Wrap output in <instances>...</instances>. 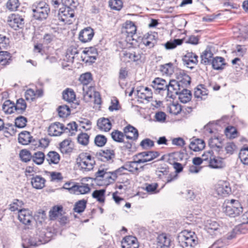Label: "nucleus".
<instances>
[{
    "label": "nucleus",
    "instance_id": "a19ab883",
    "mask_svg": "<svg viewBox=\"0 0 248 248\" xmlns=\"http://www.w3.org/2000/svg\"><path fill=\"white\" fill-rule=\"evenodd\" d=\"M101 160L107 161L112 160L115 157L114 151L113 150L107 149L100 153Z\"/></svg>",
    "mask_w": 248,
    "mask_h": 248
},
{
    "label": "nucleus",
    "instance_id": "e2e57ef3",
    "mask_svg": "<svg viewBox=\"0 0 248 248\" xmlns=\"http://www.w3.org/2000/svg\"><path fill=\"white\" fill-rule=\"evenodd\" d=\"M109 6L112 9L120 10L123 6V2L121 0H109Z\"/></svg>",
    "mask_w": 248,
    "mask_h": 248
},
{
    "label": "nucleus",
    "instance_id": "f704fd0d",
    "mask_svg": "<svg viewBox=\"0 0 248 248\" xmlns=\"http://www.w3.org/2000/svg\"><path fill=\"white\" fill-rule=\"evenodd\" d=\"M213 54L210 49L206 48L201 54V63L205 65L210 64Z\"/></svg>",
    "mask_w": 248,
    "mask_h": 248
},
{
    "label": "nucleus",
    "instance_id": "bb28decb",
    "mask_svg": "<svg viewBox=\"0 0 248 248\" xmlns=\"http://www.w3.org/2000/svg\"><path fill=\"white\" fill-rule=\"evenodd\" d=\"M62 212L63 207L62 205H55L52 207L49 212L50 220H55L57 217L62 216Z\"/></svg>",
    "mask_w": 248,
    "mask_h": 248
},
{
    "label": "nucleus",
    "instance_id": "49530a36",
    "mask_svg": "<svg viewBox=\"0 0 248 248\" xmlns=\"http://www.w3.org/2000/svg\"><path fill=\"white\" fill-rule=\"evenodd\" d=\"M159 70L163 74L170 75L173 72V65L171 62L160 66Z\"/></svg>",
    "mask_w": 248,
    "mask_h": 248
},
{
    "label": "nucleus",
    "instance_id": "2f4dec72",
    "mask_svg": "<svg viewBox=\"0 0 248 248\" xmlns=\"http://www.w3.org/2000/svg\"><path fill=\"white\" fill-rule=\"evenodd\" d=\"M32 137L30 132L24 131L21 132L18 135V141L23 145H27L31 141Z\"/></svg>",
    "mask_w": 248,
    "mask_h": 248
},
{
    "label": "nucleus",
    "instance_id": "052dcab7",
    "mask_svg": "<svg viewBox=\"0 0 248 248\" xmlns=\"http://www.w3.org/2000/svg\"><path fill=\"white\" fill-rule=\"evenodd\" d=\"M107 139L102 135H97L94 138V143L99 147H102L106 143Z\"/></svg>",
    "mask_w": 248,
    "mask_h": 248
},
{
    "label": "nucleus",
    "instance_id": "9b49d317",
    "mask_svg": "<svg viewBox=\"0 0 248 248\" xmlns=\"http://www.w3.org/2000/svg\"><path fill=\"white\" fill-rule=\"evenodd\" d=\"M64 126L59 122L51 124L48 128V133L51 136H60L64 132Z\"/></svg>",
    "mask_w": 248,
    "mask_h": 248
},
{
    "label": "nucleus",
    "instance_id": "f03ea898",
    "mask_svg": "<svg viewBox=\"0 0 248 248\" xmlns=\"http://www.w3.org/2000/svg\"><path fill=\"white\" fill-rule=\"evenodd\" d=\"M33 16L40 21L46 19L48 16L50 9L49 5L44 1H37L31 6Z\"/></svg>",
    "mask_w": 248,
    "mask_h": 248
},
{
    "label": "nucleus",
    "instance_id": "6e6552de",
    "mask_svg": "<svg viewBox=\"0 0 248 248\" xmlns=\"http://www.w3.org/2000/svg\"><path fill=\"white\" fill-rule=\"evenodd\" d=\"M198 56L192 52H187L183 58L184 65L190 69H192L198 62Z\"/></svg>",
    "mask_w": 248,
    "mask_h": 248
},
{
    "label": "nucleus",
    "instance_id": "37998d69",
    "mask_svg": "<svg viewBox=\"0 0 248 248\" xmlns=\"http://www.w3.org/2000/svg\"><path fill=\"white\" fill-rule=\"evenodd\" d=\"M125 32L128 37H133L137 31L136 26L132 21L126 22L125 26Z\"/></svg>",
    "mask_w": 248,
    "mask_h": 248
},
{
    "label": "nucleus",
    "instance_id": "c756f323",
    "mask_svg": "<svg viewBox=\"0 0 248 248\" xmlns=\"http://www.w3.org/2000/svg\"><path fill=\"white\" fill-rule=\"evenodd\" d=\"M177 95L179 96V99L182 103H186L190 100L191 93L190 91L183 87Z\"/></svg>",
    "mask_w": 248,
    "mask_h": 248
},
{
    "label": "nucleus",
    "instance_id": "6ab92c4d",
    "mask_svg": "<svg viewBox=\"0 0 248 248\" xmlns=\"http://www.w3.org/2000/svg\"><path fill=\"white\" fill-rule=\"evenodd\" d=\"M152 87L159 93L161 91L166 90L167 82L165 79L161 78H155L152 82Z\"/></svg>",
    "mask_w": 248,
    "mask_h": 248
},
{
    "label": "nucleus",
    "instance_id": "4468645a",
    "mask_svg": "<svg viewBox=\"0 0 248 248\" xmlns=\"http://www.w3.org/2000/svg\"><path fill=\"white\" fill-rule=\"evenodd\" d=\"M180 246L184 248L187 247H195L198 244V239L196 236L192 237L185 238L183 236H178Z\"/></svg>",
    "mask_w": 248,
    "mask_h": 248
},
{
    "label": "nucleus",
    "instance_id": "a211bd4d",
    "mask_svg": "<svg viewBox=\"0 0 248 248\" xmlns=\"http://www.w3.org/2000/svg\"><path fill=\"white\" fill-rule=\"evenodd\" d=\"M137 92V96L141 99L149 100L150 99L152 98L153 93L148 87H140Z\"/></svg>",
    "mask_w": 248,
    "mask_h": 248
},
{
    "label": "nucleus",
    "instance_id": "f8f14e48",
    "mask_svg": "<svg viewBox=\"0 0 248 248\" xmlns=\"http://www.w3.org/2000/svg\"><path fill=\"white\" fill-rule=\"evenodd\" d=\"M94 34L93 29L91 27H87L80 31L78 39L83 43H87L92 39Z\"/></svg>",
    "mask_w": 248,
    "mask_h": 248
},
{
    "label": "nucleus",
    "instance_id": "774afa93",
    "mask_svg": "<svg viewBox=\"0 0 248 248\" xmlns=\"http://www.w3.org/2000/svg\"><path fill=\"white\" fill-rule=\"evenodd\" d=\"M35 96V92L31 89L27 90L25 93V97L27 100L32 101Z\"/></svg>",
    "mask_w": 248,
    "mask_h": 248
},
{
    "label": "nucleus",
    "instance_id": "e433bc0d",
    "mask_svg": "<svg viewBox=\"0 0 248 248\" xmlns=\"http://www.w3.org/2000/svg\"><path fill=\"white\" fill-rule=\"evenodd\" d=\"M169 168L165 164H161L159 167L157 168L155 171V174L157 177L160 179H163L165 176L169 174Z\"/></svg>",
    "mask_w": 248,
    "mask_h": 248
},
{
    "label": "nucleus",
    "instance_id": "3c124183",
    "mask_svg": "<svg viewBox=\"0 0 248 248\" xmlns=\"http://www.w3.org/2000/svg\"><path fill=\"white\" fill-rule=\"evenodd\" d=\"M86 201L82 200L77 202L74 208V210L75 212L80 213L83 212L86 206Z\"/></svg>",
    "mask_w": 248,
    "mask_h": 248
},
{
    "label": "nucleus",
    "instance_id": "680f3d73",
    "mask_svg": "<svg viewBox=\"0 0 248 248\" xmlns=\"http://www.w3.org/2000/svg\"><path fill=\"white\" fill-rule=\"evenodd\" d=\"M21 160L25 162H28L32 158L30 152L27 150H22L19 154Z\"/></svg>",
    "mask_w": 248,
    "mask_h": 248
},
{
    "label": "nucleus",
    "instance_id": "8fccbe9b",
    "mask_svg": "<svg viewBox=\"0 0 248 248\" xmlns=\"http://www.w3.org/2000/svg\"><path fill=\"white\" fill-rule=\"evenodd\" d=\"M105 191L104 189L95 190L92 193V196L93 198L96 199L100 202H103L105 201Z\"/></svg>",
    "mask_w": 248,
    "mask_h": 248
},
{
    "label": "nucleus",
    "instance_id": "2eb2a0df",
    "mask_svg": "<svg viewBox=\"0 0 248 248\" xmlns=\"http://www.w3.org/2000/svg\"><path fill=\"white\" fill-rule=\"evenodd\" d=\"M124 56L128 62H136L140 60L141 58L142 53L139 49H135L129 51H125L124 53Z\"/></svg>",
    "mask_w": 248,
    "mask_h": 248
},
{
    "label": "nucleus",
    "instance_id": "6e6d98bb",
    "mask_svg": "<svg viewBox=\"0 0 248 248\" xmlns=\"http://www.w3.org/2000/svg\"><path fill=\"white\" fill-rule=\"evenodd\" d=\"M78 142L84 146L87 145L89 141V136L85 133H81L77 137Z\"/></svg>",
    "mask_w": 248,
    "mask_h": 248
},
{
    "label": "nucleus",
    "instance_id": "473e14b6",
    "mask_svg": "<svg viewBox=\"0 0 248 248\" xmlns=\"http://www.w3.org/2000/svg\"><path fill=\"white\" fill-rule=\"evenodd\" d=\"M46 159L49 164H57L60 161V156L55 151H50L46 156Z\"/></svg>",
    "mask_w": 248,
    "mask_h": 248
},
{
    "label": "nucleus",
    "instance_id": "9d476101",
    "mask_svg": "<svg viewBox=\"0 0 248 248\" xmlns=\"http://www.w3.org/2000/svg\"><path fill=\"white\" fill-rule=\"evenodd\" d=\"M82 52L85 55L83 61H85L86 62H94L98 55L97 50L94 47H86Z\"/></svg>",
    "mask_w": 248,
    "mask_h": 248
},
{
    "label": "nucleus",
    "instance_id": "5701e85b",
    "mask_svg": "<svg viewBox=\"0 0 248 248\" xmlns=\"http://www.w3.org/2000/svg\"><path fill=\"white\" fill-rule=\"evenodd\" d=\"M46 180L40 175H35L31 179L32 187L37 189H42L45 186Z\"/></svg>",
    "mask_w": 248,
    "mask_h": 248
},
{
    "label": "nucleus",
    "instance_id": "dca6fc26",
    "mask_svg": "<svg viewBox=\"0 0 248 248\" xmlns=\"http://www.w3.org/2000/svg\"><path fill=\"white\" fill-rule=\"evenodd\" d=\"M157 248H167L172 246L171 241L165 233L159 234L156 239Z\"/></svg>",
    "mask_w": 248,
    "mask_h": 248
},
{
    "label": "nucleus",
    "instance_id": "72a5a7b5",
    "mask_svg": "<svg viewBox=\"0 0 248 248\" xmlns=\"http://www.w3.org/2000/svg\"><path fill=\"white\" fill-rule=\"evenodd\" d=\"M62 98L69 103H73L76 100L75 93L72 89L68 88L63 91Z\"/></svg>",
    "mask_w": 248,
    "mask_h": 248
},
{
    "label": "nucleus",
    "instance_id": "338daca9",
    "mask_svg": "<svg viewBox=\"0 0 248 248\" xmlns=\"http://www.w3.org/2000/svg\"><path fill=\"white\" fill-rule=\"evenodd\" d=\"M243 232L240 231V226H236L230 232L227 234V238L228 239H232L234 238L239 233Z\"/></svg>",
    "mask_w": 248,
    "mask_h": 248
},
{
    "label": "nucleus",
    "instance_id": "4be33fe9",
    "mask_svg": "<svg viewBox=\"0 0 248 248\" xmlns=\"http://www.w3.org/2000/svg\"><path fill=\"white\" fill-rule=\"evenodd\" d=\"M205 145V142L202 140L200 139H192L189 144V148L195 152H198L203 149Z\"/></svg>",
    "mask_w": 248,
    "mask_h": 248
},
{
    "label": "nucleus",
    "instance_id": "39448f33",
    "mask_svg": "<svg viewBox=\"0 0 248 248\" xmlns=\"http://www.w3.org/2000/svg\"><path fill=\"white\" fill-rule=\"evenodd\" d=\"M159 155V153L156 151H144L138 153L134 157H139L138 162L144 163L156 158Z\"/></svg>",
    "mask_w": 248,
    "mask_h": 248
},
{
    "label": "nucleus",
    "instance_id": "f257e3e1",
    "mask_svg": "<svg viewBox=\"0 0 248 248\" xmlns=\"http://www.w3.org/2000/svg\"><path fill=\"white\" fill-rule=\"evenodd\" d=\"M77 162L79 170L84 173L93 170L95 165L94 158L88 153H80Z\"/></svg>",
    "mask_w": 248,
    "mask_h": 248
},
{
    "label": "nucleus",
    "instance_id": "ddd939ff",
    "mask_svg": "<svg viewBox=\"0 0 248 248\" xmlns=\"http://www.w3.org/2000/svg\"><path fill=\"white\" fill-rule=\"evenodd\" d=\"M231 188L225 182H220L215 186V193L220 197H226L231 192Z\"/></svg>",
    "mask_w": 248,
    "mask_h": 248
},
{
    "label": "nucleus",
    "instance_id": "7ed1b4c3",
    "mask_svg": "<svg viewBox=\"0 0 248 248\" xmlns=\"http://www.w3.org/2000/svg\"><path fill=\"white\" fill-rule=\"evenodd\" d=\"M243 211L241 203L237 200H231L228 201L224 207L223 212L231 217H235L240 215Z\"/></svg>",
    "mask_w": 248,
    "mask_h": 248
},
{
    "label": "nucleus",
    "instance_id": "0eeeda50",
    "mask_svg": "<svg viewBox=\"0 0 248 248\" xmlns=\"http://www.w3.org/2000/svg\"><path fill=\"white\" fill-rule=\"evenodd\" d=\"M24 19L19 15L12 14H11L7 19V23L10 27L15 30H17L20 28L23 24Z\"/></svg>",
    "mask_w": 248,
    "mask_h": 248
},
{
    "label": "nucleus",
    "instance_id": "58836bf2",
    "mask_svg": "<svg viewBox=\"0 0 248 248\" xmlns=\"http://www.w3.org/2000/svg\"><path fill=\"white\" fill-rule=\"evenodd\" d=\"M27 104L23 98L17 100L16 104H15V111L18 114H22L26 110Z\"/></svg>",
    "mask_w": 248,
    "mask_h": 248
},
{
    "label": "nucleus",
    "instance_id": "4d7b16f0",
    "mask_svg": "<svg viewBox=\"0 0 248 248\" xmlns=\"http://www.w3.org/2000/svg\"><path fill=\"white\" fill-rule=\"evenodd\" d=\"M24 204L23 202L22 201H20L18 199H15L13 202L10 204L9 209L13 212L16 210H20L19 208H21Z\"/></svg>",
    "mask_w": 248,
    "mask_h": 248
},
{
    "label": "nucleus",
    "instance_id": "a18cd8bd",
    "mask_svg": "<svg viewBox=\"0 0 248 248\" xmlns=\"http://www.w3.org/2000/svg\"><path fill=\"white\" fill-rule=\"evenodd\" d=\"M180 76H181L180 78H178L179 80L178 81L179 82V84L181 87H185L187 85H189L190 83V77L184 73V72L180 73Z\"/></svg>",
    "mask_w": 248,
    "mask_h": 248
},
{
    "label": "nucleus",
    "instance_id": "c85d7f7f",
    "mask_svg": "<svg viewBox=\"0 0 248 248\" xmlns=\"http://www.w3.org/2000/svg\"><path fill=\"white\" fill-rule=\"evenodd\" d=\"M12 62V56L7 51H0V66L1 69L3 66L9 64Z\"/></svg>",
    "mask_w": 248,
    "mask_h": 248
},
{
    "label": "nucleus",
    "instance_id": "de8ad7c7",
    "mask_svg": "<svg viewBox=\"0 0 248 248\" xmlns=\"http://www.w3.org/2000/svg\"><path fill=\"white\" fill-rule=\"evenodd\" d=\"M183 42V39H175L168 41L165 44V47L167 49H172L175 48L177 46L181 45Z\"/></svg>",
    "mask_w": 248,
    "mask_h": 248
},
{
    "label": "nucleus",
    "instance_id": "c9c22d12",
    "mask_svg": "<svg viewBox=\"0 0 248 248\" xmlns=\"http://www.w3.org/2000/svg\"><path fill=\"white\" fill-rule=\"evenodd\" d=\"M225 164L223 162V159L216 157L213 155V157L209 163V166L213 169H220L224 167Z\"/></svg>",
    "mask_w": 248,
    "mask_h": 248
},
{
    "label": "nucleus",
    "instance_id": "79ce46f5",
    "mask_svg": "<svg viewBox=\"0 0 248 248\" xmlns=\"http://www.w3.org/2000/svg\"><path fill=\"white\" fill-rule=\"evenodd\" d=\"M2 110L7 114H11L15 111V103L10 100H6L2 105Z\"/></svg>",
    "mask_w": 248,
    "mask_h": 248
},
{
    "label": "nucleus",
    "instance_id": "1a4fd4ad",
    "mask_svg": "<svg viewBox=\"0 0 248 248\" xmlns=\"http://www.w3.org/2000/svg\"><path fill=\"white\" fill-rule=\"evenodd\" d=\"M18 218L20 222L26 225H31L33 219L31 212L26 209L19 210Z\"/></svg>",
    "mask_w": 248,
    "mask_h": 248
},
{
    "label": "nucleus",
    "instance_id": "13d9d810",
    "mask_svg": "<svg viewBox=\"0 0 248 248\" xmlns=\"http://www.w3.org/2000/svg\"><path fill=\"white\" fill-rule=\"evenodd\" d=\"M239 157L243 164L248 165V147L240 150Z\"/></svg>",
    "mask_w": 248,
    "mask_h": 248
},
{
    "label": "nucleus",
    "instance_id": "f3484780",
    "mask_svg": "<svg viewBox=\"0 0 248 248\" xmlns=\"http://www.w3.org/2000/svg\"><path fill=\"white\" fill-rule=\"evenodd\" d=\"M124 136H125L126 139L132 140H137L139 137L138 130L130 124L127 125L124 128Z\"/></svg>",
    "mask_w": 248,
    "mask_h": 248
},
{
    "label": "nucleus",
    "instance_id": "bf43d9fd",
    "mask_svg": "<svg viewBox=\"0 0 248 248\" xmlns=\"http://www.w3.org/2000/svg\"><path fill=\"white\" fill-rule=\"evenodd\" d=\"M20 3L18 0H8L6 3L7 8L11 11L17 10Z\"/></svg>",
    "mask_w": 248,
    "mask_h": 248
},
{
    "label": "nucleus",
    "instance_id": "603ef678",
    "mask_svg": "<svg viewBox=\"0 0 248 248\" xmlns=\"http://www.w3.org/2000/svg\"><path fill=\"white\" fill-rule=\"evenodd\" d=\"M58 112L60 117L64 118L70 114V109L68 106L62 105L58 108Z\"/></svg>",
    "mask_w": 248,
    "mask_h": 248
},
{
    "label": "nucleus",
    "instance_id": "ea45409f",
    "mask_svg": "<svg viewBox=\"0 0 248 248\" xmlns=\"http://www.w3.org/2000/svg\"><path fill=\"white\" fill-rule=\"evenodd\" d=\"M138 161V159L137 160L130 161L124 164L125 170H127L128 171L132 173L138 172L139 169L138 167V164H140V163H139Z\"/></svg>",
    "mask_w": 248,
    "mask_h": 248
},
{
    "label": "nucleus",
    "instance_id": "412c9836",
    "mask_svg": "<svg viewBox=\"0 0 248 248\" xmlns=\"http://www.w3.org/2000/svg\"><path fill=\"white\" fill-rule=\"evenodd\" d=\"M133 245V248H138L139 245L137 244V239L136 237L129 235L126 236L124 238L122 241V248H125L126 246H129V248ZM127 248H129L128 247Z\"/></svg>",
    "mask_w": 248,
    "mask_h": 248
},
{
    "label": "nucleus",
    "instance_id": "a878e982",
    "mask_svg": "<svg viewBox=\"0 0 248 248\" xmlns=\"http://www.w3.org/2000/svg\"><path fill=\"white\" fill-rule=\"evenodd\" d=\"M94 89L92 86H82L83 98L86 102H89L93 100L94 93L95 92Z\"/></svg>",
    "mask_w": 248,
    "mask_h": 248
},
{
    "label": "nucleus",
    "instance_id": "aec40b11",
    "mask_svg": "<svg viewBox=\"0 0 248 248\" xmlns=\"http://www.w3.org/2000/svg\"><path fill=\"white\" fill-rule=\"evenodd\" d=\"M97 126L99 130L107 132L110 130L112 125L108 119L102 117L97 120Z\"/></svg>",
    "mask_w": 248,
    "mask_h": 248
},
{
    "label": "nucleus",
    "instance_id": "c03bdc74",
    "mask_svg": "<svg viewBox=\"0 0 248 248\" xmlns=\"http://www.w3.org/2000/svg\"><path fill=\"white\" fill-rule=\"evenodd\" d=\"M46 156L42 152L38 151L34 153L32 155V161L37 165H41L44 162Z\"/></svg>",
    "mask_w": 248,
    "mask_h": 248
},
{
    "label": "nucleus",
    "instance_id": "20e7f679",
    "mask_svg": "<svg viewBox=\"0 0 248 248\" xmlns=\"http://www.w3.org/2000/svg\"><path fill=\"white\" fill-rule=\"evenodd\" d=\"M74 11L71 7H64L59 10V19L64 24H72L74 20Z\"/></svg>",
    "mask_w": 248,
    "mask_h": 248
},
{
    "label": "nucleus",
    "instance_id": "cd10ccee",
    "mask_svg": "<svg viewBox=\"0 0 248 248\" xmlns=\"http://www.w3.org/2000/svg\"><path fill=\"white\" fill-rule=\"evenodd\" d=\"M208 144L211 148L215 149L217 151H219L223 147L222 140L218 137L211 138L209 140Z\"/></svg>",
    "mask_w": 248,
    "mask_h": 248
},
{
    "label": "nucleus",
    "instance_id": "69168bd1",
    "mask_svg": "<svg viewBox=\"0 0 248 248\" xmlns=\"http://www.w3.org/2000/svg\"><path fill=\"white\" fill-rule=\"evenodd\" d=\"M103 179L107 180L109 183H112L116 180L117 176L113 171H107Z\"/></svg>",
    "mask_w": 248,
    "mask_h": 248
},
{
    "label": "nucleus",
    "instance_id": "09e8293b",
    "mask_svg": "<svg viewBox=\"0 0 248 248\" xmlns=\"http://www.w3.org/2000/svg\"><path fill=\"white\" fill-rule=\"evenodd\" d=\"M111 138L117 142H122L124 141V133H123L118 130L113 131L111 133Z\"/></svg>",
    "mask_w": 248,
    "mask_h": 248
},
{
    "label": "nucleus",
    "instance_id": "393cba45",
    "mask_svg": "<svg viewBox=\"0 0 248 248\" xmlns=\"http://www.w3.org/2000/svg\"><path fill=\"white\" fill-rule=\"evenodd\" d=\"M205 229L207 232L210 234L214 232H219L220 230L219 225L215 221L207 220L205 225ZM217 233L215 232L216 234Z\"/></svg>",
    "mask_w": 248,
    "mask_h": 248
},
{
    "label": "nucleus",
    "instance_id": "0e129e2a",
    "mask_svg": "<svg viewBox=\"0 0 248 248\" xmlns=\"http://www.w3.org/2000/svg\"><path fill=\"white\" fill-rule=\"evenodd\" d=\"M27 120L23 116H19L15 119V125L18 128H23L26 125Z\"/></svg>",
    "mask_w": 248,
    "mask_h": 248
},
{
    "label": "nucleus",
    "instance_id": "864d4df0",
    "mask_svg": "<svg viewBox=\"0 0 248 248\" xmlns=\"http://www.w3.org/2000/svg\"><path fill=\"white\" fill-rule=\"evenodd\" d=\"M79 80L83 86H88L92 80V75L90 73L83 74L80 76Z\"/></svg>",
    "mask_w": 248,
    "mask_h": 248
},
{
    "label": "nucleus",
    "instance_id": "7c9ffc66",
    "mask_svg": "<svg viewBox=\"0 0 248 248\" xmlns=\"http://www.w3.org/2000/svg\"><path fill=\"white\" fill-rule=\"evenodd\" d=\"M74 189L73 194H85L90 192L91 189L88 184H81V185L76 184L75 186L73 187Z\"/></svg>",
    "mask_w": 248,
    "mask_h": 248
},
{
    "label": "nucleus",
    "instance_id": "b1692460",
    "mask_svg": "<svg viewBox=\"0 0 248 248\" xmlns=\"http://www.w3.org/2000/svg\"><path fill=\"white\" fill-rule=\"evenodd\" d=\"M60 149L62 154L71 153L73 149V144L71 140L66 139L63 140L60 144Z\"/></svg>",
    "mask_w": 248,
    "mask_h": 248
},
{
    "label": "nucleus",
    "instance_id": "5fc2aeb1",
    "mask_svg": "<svg viewBox=\"0 0 248 248\" xmlns=\"http://www.w3.org/2000/svg\"><path fill=\"white\" fill-rule=\"evenodd\" d=\"M226 136L230 139H233L237 136V131L233 126H228L225 129Z\"/></svg>",
    "mask_w": 248,
    "mask_h": 248
},
{
    "label": "nucleus",
    "instance_id": "4c0bfd02",
    "mask_svg": "<svg viewBox=\"0 0 248 248\" xmlns=\"http://www.w3.org/2000/svg\"><path fill=\"white\" fill-rule=\"evenodd\" d=\"M210 64H212L213 68L216 70H222L226 65L224 59L221 57L214 58Z\"/></svg>",
    "mask_w": 248,
    "mask_h": 248
},
{
    "label": "nucleus",
    "instance_id": "423d86ee",
    "mask_svg": "<svg viewBox=\"0 0 248 248\" xmlns=\"http://www.w3.org/2000/svg\"><path fill=\"white\" fill-rule=\"evenodd\" d=\"M177 81L170 80L169 83H167V96L173 98L180 93V91L183 87L180 86Z\"/></svg>",
    "mask_w": 248,
    "mask_h": 248
}]
</instances>
